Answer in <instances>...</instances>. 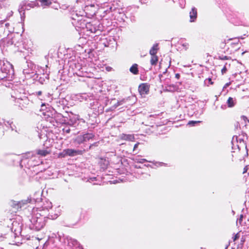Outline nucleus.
<instances>
[{
	"instance_id": "nucleus-1",
	"label": "nucleus",
	"mask_w": 249,
	"mask_h": 249,
	"mask_svg": "<svg viewBox=\"0 0 249 249\" xmlns=\"http://www.w3.org/2000/svg\"><path fill=\"white\" fill-rule=\"evenodd\" d=\"M52 208V204L49 201H46L43 206L40 208L33 209V214L30 220L31 229L39 231L42 229L45 225L46 218L48 217L51 219H55L58 214H55L54 215L50 213L48 214L49 210Z\"/></svg>"
},
{
	"instance_id": "nucleus-2",
	"label": "nucleus",
	"mask_w": 249,
	"mask_h": 249,
	"mask_svg": "<svg viewBox=\"0 0 249 249\" xmlns=\"http://www.w3.org/2000/svg\"><path fill=\"white\" fill-rule=\"evenodd\" d=\"M98 6L97 4H94L86 5L84 8V10L87 16L92 17L95 14Z\"/></svg>"
},
{
	"instance_id": "nucleus-3",
	"label": "nucleus",
	"mask_w": 249,
	"mask_h": 249,
	"mask_svg": "<svg viewBox=\"0 0 249 249\" xmlns=\"http://www.w3.org/2000/svg\"><path fill=\"white\" fill-rule=\"evenodd\" d=\"M82 151L80 150H75L72 149H66L64 150L60 155L63 157L66 156H74L77 155L81 154Z\"/></svg>"
},
{
	"instance_id": "nucleus-4",
	"label": "nucleus",
	"mask_w": 249,
	"mask_h": 249,
	"mask_svg": "<svg viewBox=\"0 0 249 249\" xmlns=\"http://www.w3.org/2000/svg\"><path fill=\"white\" fill-rule=\"evenodd\" d=\"M36 6V2H31L27 4V2L22 1L20 4V8L19 9V12H21L25 10H29L31 8H33Z\"/></svg>"
},
{
	"instance_id": "nucleus-5",
	"label": "nucleus",
	"mask_w": 249,
	"mask_h": 249,
	"mask_svg": "<svg viewBox=\"0 0 249 249\" xmlns=\"http://www.w3.org/2000/svg\"><path fill=\"white\" fill-rule=\"evenodd\" d=\"M16 102L19 104L22 107H26V106L29 104V100L25 96H23L22 97H16Z\"/></svg>"
},
{
	"instance_id": "nucleus-6",
	"label": "nucleus",
	"mask_w": 249,
	"mask_h": 249,
	"mask_svg": "<svg viewBox=\"0 0 249 249\" xmlns=\"http://www.w3.org/2000/svg\"><path fill=\"white\" fill-rule=\"evenodd\" d=\"M149 90V87L146 83L142 84L139 87V91L142 95L147 94Z\"/></svg>"
},
{
	"instance_id": "nucleus-7",
	"label": "nucleus",
	"mask_w": 249,
	"mask_h": 249,
	"mask_svg": "<svg viewBox=\"0 0 249 249\" xmlns=\"http://www.w3.org/2000/svg\"><path fill=\"white\" fill-rule=\"evenodd\" d=\"M121 139L123 140L133 142L135 141V137L133 134H123L121 135Z\"/></svg>"
},
{
	"instance_id": "nucleus-8",
	"label": "nucleus",
	"mask_w": 249,
	"mask_h": 249,
	"mask_svg": "<svg viewBox=\"0 0 249 249\" xmlns=\"http://www.w3.org/2000/svg\"><path fill=\"white\" fill-rule=\"evenodd\" d=\"M197 17V10L195 7L192 8L191 11L190 12V22H194L195 21Z\"/></svg>"
},
{
	"instance_id": "nucleus-9",
	"label": "nucleus",
	"mask_w": 249,
	"mask_h": 249,
	"mask_svg": "<svg viewBox=\"0 0 249 249\" xmlns=\"http://www.w3.org/2000/svg\"><path fill=\"white\" fill-rule=\"evenodd\" d=\"M36 153L41 157H45L51 153V151L48 148L36 150Z\"/></svg>"
},
{
	"instance_id": "nucleus-10",
	"label": "nucleus",
	"mask_w": 249,
	"mask_h": 249,
	"mask_svg": "<svg viewBox=\"0 0 249 249\" xmlns=\"http://www.w3.org/2000/svg\"><path fill=\"white\" fill-rule=\"evenodd\" d=\"M108 163V161L107 160L103 158H101L99 162V163L103 169H106L107 167Z\"/></svg>"
},
{
	"instance_id": "nucleus-11",
	"label": "nucleus",
	"mask_w": 249,
	"mask_h": 249,
	"mask_svg": "<svg viewBox=\"0 0 249 249\" xmlns=\"http://www.w3.org/2000/svg\"><path fill=\"white\" fill-rule=\"evenodd\" d=\"M158 44H154L152 48L150 49L149 53L151 55H156V54L157 53V51L158 50Z\"/></svg>"
},
{
	"instance_id": "nucleus-12",
	"label": "nucleus",
	"mask_w": 249,
	"mask_h": 249,
	"mask_svg": "<svg viewBox=\"0 0 249 249\" xmlns=\"http://www.w3.org/2000/svg\"><path fill=\"white\" fill-rule=\"evenodd\" d=\"M41 5L43 7L49 6L53 1L52 0H40Z\"/></svg>"
},
{
	"instance_id": "nucleus-13",
	"label": "nucleus",
	"mask_w": 249,
	"mask_h": 249,
	"mask_svg": "<svg viewBox=\"0 0 249 249\" xmlns=\"http://www.w3.org/2000/svg\"><path fill=\"white\" fill-rule=\"evenodd\" d=\"M130 71L134 74H137L138 73V65L136 64H133L130 68Z\"/></svg>"
},
{
	"instance_id": "nucleus-14",
	"label": "nucleus",
	"mask_w": 249,
	"mask_h": 249,
	"mask_svg": "<svg viewBox=\"0 0 249 249\" xmlns=\"http://www.w3.org/2000/svg\"><path fill=\"white\" fill-rule=\"evenodd\" d=\"M75 142H76L78 144H80L84 142H85V139L84 138V136L83 135H79L76 137L75 140Z\"/></svg>"
},
{
	"instance_id": "nucleus-15",
	"label": "nucleus",
	"mask_w": 249,
	"mask_h": 249,
	"mask_svg": "<svg viewBox=\"0 0 249 249\" xmlns=\"http://www.w3.org/2000/svg\"><path fill=\"white\" fill-rule=\"evenodd\" d=\"M158 58L156 55H151L150 63L152 65H156L158 62Z\"/></svg>"
},
{
	"instance_id": "nucleus-16",
	"label": "nucleus",
	"mask_w": 249,
	"mask_h": 249,
	"mask_svg": "<svg viewBox=\"0 0 249 249\" xmlns=\"http://www.w3.org/2000/svg\"><path fill=\"white\" fill-rule=\"evenodd\" d=\"M85 142L89 141L92 140L94 137V134L92 133H87L84 135Z\"/></svg>"
},
{
	"instance_id": "nucleus-17",
	"label": "nucleus",
	"mask_w": 249,
	"mask_h": 249,
	"mask_svg": "<svg viewBox=\"0 0 249 249\" xmlns=\"http://www.w3.org/2000/svg\"><path fill=\"white\" fill-rule=\"evenodd\" d=\"M227 104L229 107H233L235 105L233 99L231 97H229L227 101Z\"/></svg>"
},
{
	"instance_id": "nucleus-18",
	"label": "nucleus",
	"mask_w": 249,
	"mask_h": 249,
	"mask_svg": "<svg viewBox=\"0 0 249 249\" xmlns=\"http://www.w3.org/2000/svg\"><path fill=\"white\" fill-rule=\"evenodd\" d=\"M135 161L138 163H143L145 161H147V160L144 159L136 158L134 160Z\"/></svg>"
},
{
	"instance_id": "nucleus-19",
	"label": "nucleus",
	"mask_w": 249,
	"mask_h": 249,
	"mask_svg": "<svg viewBox=\"0 0 249 249\" xmlns=\"http://www.w3.org/2000/svg\"><path fill=\"white\" fill-rule=\"evenodd\" d=\"M182 46L183 47L185 50H187L189 47V44L187 43H184L182 44Z\"/></svg>"
},
{
	"instance_id": "nucleus-20",
	"label": "nucleus",
	"mask_w": 249,
	"mask_h": 249,
	"mask_svg": "<svg viewBox=\"0 0 249 249\" xmlns=\"http://www.w3.org/2000/svg\"><path fill=\"white\" fill-rule=\"evenodd\" d=\"M199 122H200L199 121H189L188 124H189V125H194L195 124H196V123H199Z\"/></svg>"
},
{
	"instance_id": "nucleus-21",
	"label": "nucleus",
	"mask_w": 249,
	"mask_h": 249,
	"mask_svg": "<svg viewBox=\"0 0 249 249\" xmlns=\"http://www.w3.org/2000/svg\"><path fill=\"white\" fill-rule=\"evenodd\" d=\"M168 90H175L177 88L176 86H173V87H171V86H168Z\"/></svg>"
},
{
	"instance_id": "nucleus-22",
	"label": "nucleus",
	"mask_w": 249,
	"mask_h": 249,
	"mask_svg": "<svg viewBox=\"0 0 249 249\" xmlns=\"http://www.w3.org/2000/svg\"><path fill=\"white\" fill-rule=\"evenodd\" d=\"M226 71H227L226 67V66H224L221 70V72L222 73V74H224V73H226Z\"/></svg>"
},
{
	"instance_id": "nucleus-23",
	"label": "nucleus",
	"mask_w": 249,
	"mask_h": 249,
	"mask_svg": "<svg viewBox=\"0 0 249 249\" xmlns=\"http://www.w3.org/2000/svg\"><path fill=\"white\" fill-rule=\"evenodd\" d=\"M231 85V82H229L226 83L224 86L223 87V89L226 88L227 87H229Z\"/></svg>"
},
{
	"instance_id": "nucleus-24",
	"label": "nucleus",
	"mask_w": 249,
	"mask_h": 249,
	"mask_svg": "<svg viewBox=\"0 0 249 249\" xmlns=\"http://www.w3.org/2000/svg\"><path fill=\"white\" fill-rule=\"evenodd\" d=\"M239 237V236L237 234H235L234 237H233V241H235L237 238H238Z\"/></svg>"
},
{
	"instance_id": "nucleus-25",
	"label": "nucleus",
	"mask_w": 249,
	"mask_h": 249,
	"mask_svg": "<svg viewBox=\"0 0 249 249\" xmlns=\"http://www.w3.org/2000/svg\"><path fill=\"white\" fill-rule=\"evenodd\" d=\"M241 118V119H242V120H243L245 122H246V121H247V120H248L247 118L245 116H242Z\"/></svg>"
},
{
	"instance_id": "nucleus-26",
	"label": "nucleus",
	"mask_w": 249,
	"mask_h": 249,
	"mask_svg": "<svg viewBox=\"0 0 249 249\" xmlns=\"http://www.w3.org/2000/svg\"><path fill=\"white\" fill-rule=\"evenodd\" d=\"M139 144V142H138V143H136V144L134 145V148H133V150H134H134H135V149L138 147V146Z\"/></svg>"
},
{
	"instance_id": "nucleus-27",
	"label": "nucleus",
	"mask_w": 249,
	"mask_h": 249,
	"mask_svg": "<svg viewBox=\"0 0 249 249\" xmlns=\"http://www.w3.org/2000/svg\"><path fill=\"white\" fill-rule=\"evenodd\" d=\"M247 170H248V167H247V166H245L244 168L243 173V174L246 173L247 172Z\"/></svg>"
},
{
	"instance_id": "nucleus-28",
	"label": "nucleus",
	"mask_w": 249,
	"mask_h": 249,
	"mask_svg": "<svg viewBox=\"0 0 249 249\" xmlns=\"http://www.w3.org/2000/svg\"><path fill=\"white\" fill-rule=\"evenodd\" d=\"M42 94V92L41 91H39L36 92V95L38 96Z\"/></svg>"
},
{
	"instance_id": "nucleus-29",
	"label": "nucleus",
	"mask_w": 249,
	"mask_h": 249,
	"mask_svg": "<svg viewBox=\"0 0 249 249\" xmlns=\"http://www.w3.org/2000/svg\"><path fill=\"white\" fill-rule=\"evenodd\" d=\"M242 217H243V216L241 215V217H240V218L239 219V222H241L242 220Z\"/></svg>"
},
{
	"instance_id": "nucleus-30",
	"label": "nucleus",
	"mask_w": 249,
	"mask_h": 249,
	"mask_svg": "<svg viewBox=\"0 0 249 249\" xmlns=\"http://www.w3.org/2000/svg\"><path fill=\"white\" fill-rule=\"evenodd\" d=\"M118 182H119V181H118V180H114V181H113V183H114V184H115V183H118Z\"/></svg>"
},
{
	"instance_id": "nucleus-31",
	"label": "nucleus",
	"mask_w": 249,
	"mask_h": 249,
	"mask_svg": "<svg viewBox=\"0 0 249 249\" xmlns=\"http://www.w3.org/2000/svg\"><path fill=\"white\" fill-rule=\"evenodd\" d=\"M208 80H209V81H210V82H211V84H213V82H211V79L209 78V79H208Z\"/></svg>"
},
{
	"instance_id": "nucleus-32",
	"label": "nucleus",
	"mask_w": 249,
	"mask_h": 249,
	"mask_svg": "<svg viewBox=\"0 0 249 249\" xmlns=\"http://www.w3.org/2000/svg\"><path fill=\"white\" fill-rule=\"evenodd\" d=\"M176 77H178L179 76V74H176Z\"/></svg>"
},
{
	"instance_id": "nucleus-33",
	"label": "nucleus",
	"mask_w": 249,
	"mask_h": 249,
	"mask_svg": "<svg viewBox=\"0 0 249 249\" xmlns=\"http://www.w3.org/2000/svg\"><path fill=\"white\" fill-rule=\"evenodd\" d=\"M18 205H20V207H21V202H19L18 203Z\"/></svg>"
},
{
	"instance_id": "nucleus-34",
	"label": "nucleus",
	"mask_w": 249,
	"mask_h": 249,
	"mask_svg": "<svg viewBox=\"0 0 249 249\" xmlns=\"http://www.w3.org/2000/svg\"><path fill=\"white\" fill-rule=\"evenodd\" d=\"M55 0H52V1H53V2H55Z\"/></svg>"
},
{
	"instance_id": "nucleus-35",
	"label": "nucleus",
	"mask_w": 249,
	"mask_h": 249,
	"mask_svg": "<svg viewBox=\"0 0 249 249\" xmlns=\"http://www.w3.org/2000/svg\"><path fill=\"white\" fill-rule=\"evenodd\" d=\"M44 104H42L41 106H44Z\"/></svg>"
}]
</instances>
